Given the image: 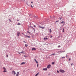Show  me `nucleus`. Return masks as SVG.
Returning <instances> with one entry per match:
<instances>
[{"label":"nucleus","mask_w":76,"mask_h":76,"mask_svg":"<svg viewBox=\"0 0 76 76\" xmlns=\"http://www.w3.org/2000/svg\"><path fill=\"white\" fill-rule=\"evenodd\" d=\"M57 73H59V71H58V70H57Z\"/></svg>","instance_id":"26"},{"label":"nucleus","mask_w":76,"mask_h":76,"mask_svg":"<svg viewBox=\"0 0 76 76\" xmlns=\"http://www.w3.org/2000/svg\"><path fill=\"white\" fill-rule=\"evenodd\" d=\"M34 61H35L36 62V63H37V64H38V61H37V60H36V59H34Z\"/></svg>","instance_id":"12"},{"label":"nucleus","mask_w":76,"mask_h":76,"mask_svg":"<svg viewBox=\"0 0 76 76\" xmlns=\"http://www.w3.org/2000/svg\"><path fill=\"white\" fill-rule=\"evenodd\" d=\"M69 61H70V60H71V59H70V58H69Z\"/></svg>","instance_id":"24"},{"label":"nucleus","mask_w":76,"mask_h":76,"mask_svg":"<svg viewBox=\"0 0 76 76\" xmlns=\"http://www.w3.org/2000/svg\"><path fill=\"white\" fill-rule=\"evenodd\" d=\"M28 38H30V37L29 36L28 37Z\"/></svg>","instance_id":"39"},{"label":"nucleus","mask_w":76,"mask_h":76,"mask_svg":"<svg viewBox=\"0 0 76 76\" xmlns=\"http://www.w3.org/2000/svg\"><path fill=\"white\" fill-rule=\"evenodd\" d=\"M31 7H34V6H32V5H31Z\"/></svg>","instance_id":"25"},{"label":"nucleus","mask_w":76,"mask_h":76,"mask_svg":"<svg viewBox=\"0 0 76 76\" xmlns=\"http://www.w3.org/2000/svg\"><path fill=\"white\" fill-rule=\"evenodd\" d=\"M19 72H18L16 74V76H19Z\"/></svg>","instance_id":"7"},{"label":"nucleus","mask_w":76,"mask_h":76,"mask_svg":"<svg viewBox=\"0 0 76 76\" xmlns=\"http://www.w3.org/2000/svg\"><path fill=\"white\" fill-rule=\"evenodd\" d=\"M64 52H65V51H59L58 53H64Z\"/></svg>","instance_id":"10"},{"label":"nucleus","mask_w":76,"mask_h":76,"mask_svg":"<svg viewBox=\"0 0 76 76\" xmlns=\"http://www.w3.org/2000/svg\"><path fill=\"white\" fill-rule=\"evenodd\" d=\"M71 66H73V64H71Z\"/></svg>","instance_id":"37"},{"label":"nucleus","mask_w":76,"mask_h":76,"mask_svg":"<svg viewBox=\"0 0 76 76\" xmlns=\"http://www.w3.org/2000/svg\"><path fill=\"white\" fill-rule=\"evenodd\" d=\"M31 3L32 4V3H33V2L31 1Z\"/></svg>","instance_id":"34"},{"label":"nucleus","mask_w":76,"mask_h":76,"mask_svg":"<svg viewBox=\"0 0 76 76\" xmlns=\"http://www.w3.org/2000/svg\"><path fill=\"white\" fill-rule=\"evenodd\" d=\"M44 39L45 40H47V39H48V38L47 37H44Z\"/></svg>","instance_id":"8"},{"label":"nucleus","mask_w":76,"mask_h":76,"mask_svg":"<svg viewBox=\"0 0 76 76\" xmlns=\"http://www.w3.org/2000/svg\"><path fill=\"white\" fill-rule=\"evenodd\" d=\"M19 54H20L19 53Z\"/></svg>","instance_id":"42"},{"label":"nucleus","mask_w":76,"mask_h":76,"mask_svg":"<svg viewBox=\"0 0 76 76\" xmlns=\"http://www.w3.org/2000/svg\"><path fill=\"white\" fill-rule=\"evenodd\" d=\"M3 69L4 70L3 72H7V71L6 70V68L5 67H3Z\"/></svg>","instance_id":"1"},{"label":"nucleus","mask_w":76,"mask_h":76,"mask_svg":"<svg viewBox=\"0 0 76 76\" xmlns=\"http://www.w3.org/2000/svg\"><path fill=\"white\" fill-rule=\"evenodd\" d=\"M25 47H28V45L26 44L25 45Z\"/></svg>","instance_id":"22"},{"label":"nucleus","mask_w":76,"mask_h":76,"mask_svg":"<svg viewBox=\"0 0 76 76\" xmlns=\"http://www.w3.org/2000/svg\"><path fill=\"white\" fill-rule=\"evenodd\" d=\"M55 63L54 62H53L52 63V64H54Z\"/></svg>","instance_id":"21"},{"label":"nucleus","mask_w":76,"mask_h":76,"mask_svg":"<svg viewBox=\"0 0 76 76\" xmlns=\"http://www.w3.org/2000/svg\"><path fill=\"white\" fill-rule=\"evenodd\" d=\"M9 20H10V22H11V20H10V19H9Z\"/></svg>","instance_id":"30"},{"label":"nucleus","mask_w":76,"mask_h":76,"mask_svg":"<svg viewBox=\"0 0 76 76\" xmlns=\"http://www.w3.org/2000/svg\"><path fill=\"white\" fill-rule=\"evenodd\" d=\"M27 4L28 6H29V5H28V4Z\"/></svg>","instance_id":"38"},{"label":"nucleus","mask_w":76,"mask_h":76,"mask_svg":"<svg viewBox=\"0 0 76 76\" xmlns=\"http://www.w3.org/2000/svg\"><path fill=\"white\" fill-rule=\"evenodd\" d=\"M39 74V73H37L35 75V76H37Z\"/></svg>","instance_id":"13"},{"label":"nucleus","mask_w":76,"mask_h":76,"mask_svg":"<svg viewBox=\"0 0 76 76\" xmlns=\"http://www.w3.org/2000/svg\"><path fill=\"white\" fill-rule=\"evenodd\" d=\"M58 48H60V47H61V46H60V45H58Z\"/></svg>","instance_id":"19"},{"label":"nucleus","mask_w":76,"mask_h":76,"mask_svg":"<svg viewBox=\"0 0 76 76\" xmlns=\"http://www.w3.org/2000/svg\"><path fill=\"white\" fill-rule=\"evenodd\" d=\"M17 21H19V20H17Z\"/></svg>","instance_id":"41"},{"label":"nucleus","mask_w":76,"mask_h":76,"mask_svg":"<svg viewBox=\"0 0 76 76\" xmlns=\"http://www.w3.org/2000/svg\"><path fill=\"white\" fill-rule=\"evenodd\" d=\"M61 19H62L61 18H60V20H61Z\"/></svg>","instance_id":"31"},{"label":"nucleus","mask_w":76,"mask_h":76,"mask_svg":"<svg viewBox=\"0 0 76 76\" xmlns=\"http://www.w3.org/2000/svg\"><path fill=\"white\" fill-rule=\"evenodd\" d=\"M57 22V21H56V22Z\"/></svg>","instance_id":"45"},{"label":"nucleus","mask_w":76,"mask_h":76,"mask_svg":"<svg viewBox=\"0 0 76 76\" xmlns=\"http://www.w3.org/2000/svg\"><path fill=\"white\" fill-rule=\"evenodd\" d=\"M59 71L61 72V73H64L65 72V71L64 70H62V69H60L59 70Z\"/></svg>","instance_id":"2"},{"label":"nucleus","mask_w":76,"mask_h":76,"mask_svg":"<svg viewBox=\"0 0 76 76\" xmlns=\"http://www.w3.org/2000/svg\"><path fill=\"white\" fill-rule=\"evenodd\" d=\"M37 67H38V64L37 65Z\"/></svg>","instance_id":"28"},{"label":"nucleus","mask_w":76,"mask_h":76,"mask_svg":"<svg viewBox=\"0 0 76 76\" xmlns=\"http://www.w3.org/2000/svg\"><path fill=\"white\" fill-rule=\"evenodd\" d=\"M50 67H51V65L50 64H49L47 67L48 69H50Z\"/></svg>","instance_id":"4"},{"label":"nucleus","mask_w":76,"mask_h":76,"mask_svg":"<svg viewBox=\"0 0 76 76\" xmlns=\"http://www.w3.org/2000/svg\"><path fill=\"white\" fill-rule=\"evenodd\" d=\"M12 74H13V75H16V72H15V71H12Z\"/></svg>","instance_id":"3"},{"label":"nucleus","mask_w":76,"mask_h":76,"mask_svg":"<svg viewBox=\"0 0 76 76\" xmlns=\"http://www.w3.org/2000/svg\"><path fill=\"white\" fill-rule=\"evenodd\" d=\"M7 57H8V55H7Z\"/></svg>","instance_id":"36"},{"label":"nucleus","mask_w":76,"mask_h":76,"mask_svg":"<svg viewBox=\"0 0 76 76\" xmlns=\"http://www.w3.org/2000/svg\"><path fill=\"white\" fill-rule=\"evenodd\" d=\"M23 64H25V62H23L21 64L22 65Z\"/></svg>","instance_id":"15"},{"label":"nucleus","mask_w":76,"mask_h":76,"mask_svg":"<svg viewBox=\"0 0 76 76\" xmlns=\"http://www.w3.org/2000/svg\"><path fill=\"white\" fill-rule=\"evenodd\" d=\"M27 32L28 33H29V34H30V32H29V31H28Z\"/></svg>","instance_id":"27"},{"label":"nucleus","mask_w":76,"mask_h":76,"mask_svg":"<svg viewBox=\"0 0 76 76\" xmlns=\"http://www.w3.org/2000/svg\"><path fill=\"white\" fill-rule=\"evenodd\" d=\"M49 31H50V33H51V32H52V31H51V29L49 30Z\"/></svg>","instance_id":"16"},{"label":"nucleus","mask_w":76,"mask_h":76,"mask_svg":"<svg viewBox=\"0 0 76 76\" xmlns=\"http://www.w3.org/2000/svg\"><path fill=\"white\" fill-rule=\"evenodd\" d=\"M24 57H25V56H24Z\"/></svg>","instance_id":"43"},{"label":"nucleus","mask_w":76,"mask_h":76,"mask_svg":"<svg viewBox=\"0 0 76 76\" xmlns=\"http://www.w3.org/2000/svg\"><path fill=\"white\" fill-rule=\"evenodd\" d=\"M18 25H20V23H18Z\"/></svg>","instance_id":"18"},{"label":"nucleus","mask_w":76,"mask_h":76,"mask_svg":"<svg viewBox=\"0 0 76 76\" xmlns=\"http://www.w3.org/2000/svg\"><path fill=\"white\" fill-rule=\"evenodd\" d=\"M30 27L31 28H32L33 29H34V31H35V29H34V28H33V27H32V26H31Z\"/></svg>","instance_id":"14"},{"label":"nucleus","mask_w":76,"mask_h":76,"mask_svg":"<svg viewBox=\"0 0 76 76\" xmlns=\"http://www.w3.org/2000/svg\"><path fill=\"white\" fill-rule=\"evenodd\" d=\"M43 70L47 71V68H43Z\"/></svg>","instance_id":"9"},{"label":"nucleus","mask_w":76,"mask_h":76,"mask_svg":"<svg viewBox=\"0 0 76 76\" xmlns=\"http://www.w3.org/2000/svg\"><path fill=\"white\" fill-rule=\"evenodd\" d=\"M57 22V21H56V22Z\"/></svg>","instance_id":"44"},{"label":"nucleus","mask_w":76,"mask_h":76,"mask_svg":"<svg viewBox=\"0 0 76 76\" xmlns=\"http://www.w3.org/2000/svg\"><path fill=\"white\" fill-rule=\"evenodd\" d=\"M63 32H64V28H63Z\"/></svg>","instance_id":"17"},{"label":"nucleus","mask_w":76,"mask_h":76,"mask_svg":"<svg viewBox=\"0 0 76 76\" xmlns=\"http://www.w3.org/2000/svg\"><path fill=\"white\" fill-rule=\"evenodd\" d=\"M39 28H42V29H45V27H41V26H39Z\"/></svg>","instance_id":"6"},{"label":"nucleus","mask_w":76,"mask_h":76,"mask_svg":"<svg viewBox=\"0 0 76 76\" xmlns=\"http://www.w3.org/2000/svg\"><path fill=\"white\" fill-rule=\"evenodd\" d=\"M21 53H23V52H21Z\"/></svg>","instance_id":"33"},{"label":"nucleus","mask_w":76,"mask_h":76,"mask_svg":"<svg viewBox=\"0 0 76 76\" xmlns=\"http://www.w3.org/2000/svg\"><path fill=\"white\" fill-rule=\"evenodd\" d=\"M20 35V32H19V31H18L17 32L18 36H19V35Z\"/></svg>","instance_id":"5"},{"label":"nucleus","mask_w":76,"mask_h":76,"mask_svg":"<svg viewBox=\"0 0 76 76\" xmlns=\"http://www.w3.org/2000/svg\"><path fill=\"white\" fill-rule=\"evenodd\" d=\"M61 23H64V21H62Z\"/></svg>","instance_id":"23"},{"label":"nucleus","mask_w":76,"mask_h":76,"mask_svg":"<svg viewBox=\"0 0 76 76\" xmlns=\"http://www.w3.org/2000/svg\"><path fill=\"white\" fill-rule=\"evenodd\" d=\"M53 56L55 55V54L53 53V54H52L51 55V56H53Z\"/></svg>","instance_id":"20"},{"label":"nucleus","mask_w":76,"mask_h":76,"mask_svg":"<svg viewBox=\"0 0 76 76\" xmlns=\"http://www.w3.org/2000/svg\"><path fill=\"white\" fill-rule=\"evenodd\" d=\"M34 27H36V26L34 25Z\"/></svg>","instance_id":"32"},{"label":"nucleus","mask_w":76,"mask_h":76,"mask_svg":"<svg viewBox=\"0 0 76 76\" xmlns=\"http://www.w3.org/2000/svg\"><path fill=\"white\" fill-rule=\"evenodd\" d=\"M62 58H65V57H62Z\"/></svg>","instance_id":"29"},{"label":"nucleus","mask_w":76,"mask_h":76,"mask_svg":"<svg viewBox=\"0 0 76 76\" xmlns=\"http://www.w3.org/2000/svg\"><path fill=\"white\" fill-rule=\"evenodd\" d=\"M23 42H25V43H26V42H25L24 41H23Z\"/></svg>","instance_id":"35"},{"label":"nucleus","mask_w":76,"mask_h":76,"mask_svg":"<svg viewBox=\"0 0 76 76\" xmlns=\"http://www.w3.org/2000/svg\"><path fill=\"white\" fill-rule=\"evenodd\" d=\"M68 56L67 55L66 56V57H67Z\"/></svg>","instance_id":"40"},{"label":"nucleus","mask_w":76,"mask_h":76,"mask_svg":"<svg viewBox=\"0 0 76 76\" xmlns=\"http://www.w3.org/2000/svg\"><path fill=\"white\" fill-rule=\"evenodd\" d=\"M31 50H32V51H33V50H36V49H35V48H33L31 49Z\"/></svg>","instance_id":"11"}]
</instances>
